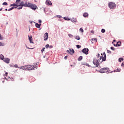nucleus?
<instances>
[{"label":"nucleus","mask_w":124,"mask_h":124,"mask_svg":"<svg viewBox=\"0 0 124 124\" xmlns=\"http://www.w3.org/2000/svg\"><path fill=\"white\" fill-rule=\"evenodd\" d=\"M77 48H78V49H79V48H81V46L80 45H77Z\"/></svg>","instance_id":"31"},{"label":"nucleus","mask_w":124,"mask_h":124,"mask_svg":"<svg viewBox=\"0 0 124 124\" xmlns=\"http://www.w3.org/2000/svg\"><path fill=\"white\" fill-rule=\"evenodd\" d=\"M29 3L28 2H26L25 3H24V1H20V4L19 5V6H24L25 7H27L28 6H26V5H28V4Z\"/></svg>","instance_id":"6"},{"label":"nucleus","mask_w":124,"mask_h":124,"mask_svg":"<svg viewBox=\"0 0 124 124\" xmlns=\"http://www.w3.org/2000/svg\"><path fill=\"white\" fill-rule=\"evenodd\" d=\"M3 39V38L1 37V34H0V40H2Z\"/></svg>","instance_id":"34"},{"label":"nucleus","mask_w":124,"mask_h":124,"mask_svg":"<svg viewBox=\"0 0 124 124\" xmlns=\"http://www.w3.org/2000/svg\"><path fill=\"white\" fill-rule=\"evenodd\" d=\"M82 52H83L84 54H85V55H88L89 54L88 52H89V49L88 48H84L82 49Z\"/></svg>","instance_id":"7"},{"label":"nucleus","mask_w":124,"mask_h":124,"mask_svg":"<svg viewBox=\"0 0 124 124\" xmlns=\"http://www.w3.org/2000/svg\"><path fill=\"white\" fill-rule=\"evenodd\" d=\"M83 60V57L82 56H79V58H78V61H82Z\"/></svg>","instance_id":"23"},{"label":"nucleus","mask_w":124,"mask_h":124,"mask_svg":"<svg viewBox=\"0 0 124 124\" xmlns=\"http://www.w3.org/2000/svg\"><path fill=\"white\" fill-rule=\"evenodd\" d=\"M114 72H121V68H118L116 70H114Z\"/></svg>","instance_id":"18"},{"label":"nucleus","mask_w":124,"mask_h":124,"mask_svg":"<svg viewBox=\"0 0 124 124\" xmlns=\"http://www.w3.org/2000/svg\"><path fill=\"white\" fill-rule=\"evenodd\" d=\"M63 19H64V20H66L67 21H70V18H68L66 17H64L63 18Z\"/></svg>","instance_id":"25"},{"label":"nucleus","mask_w":124,"mask_h":124,"mask_svg":"<svg viewBox=\"0 0 124 124\" xmlns=\"http://www.w3.org/2000/svg\"><path fill=\"white\" fill-rule=\"evenodd\" d=\"M36 67H37V64H34L33 65H26V68L28 70H34L35 68H36Z\"/></svg>","instance_id":"2"},{"label":"nucleus","mask_w":124,"mask_h":124,"mask_svg":"<svg viewBox=\"0 0 124 124\" xmlns=\"http://www.w3.org/2000/svg\"><path fill=\"white\" fill-rule=\"evenodd\" d=\"M101 32H102V33H104V32H105V29H102L101 30Z\"/></svg>","instance_id":"29"},{"label":"nucleus","mask_w":124,"mask_h":124,"mask_svg":"<svg viewBox=\"0 0 124 124\" xmlns=\"http://www.w3.org/2000/svg\"><path fill=\"white\" fill-rule=\"evenodd\" d=\"M35 26L38 28L39 29L40 27L41 26V24H38V23H36L35 24Z\"/></svg>","instance_id":"16"},{"label":"nucleus","mask_w":124,"mask_h":124,"mask_svg":"<svg viewBox=\"0 0 124 124\" xmlns=\"http://www.w3.org/2000/svg\"><path fill=\"white\" fill-rule=\"evenodd\" d=\"M10 6H14V7L16 6V7H15V8L18 7V6L16 5V4H15V3L11 4L10 5Z\"/></svg>","instance_id":"19"},{"label":"nucleus","mask_w":124,"mask_h":124,"mask_svg":"<svg viewBox=\"0 0 124 124\" xmlns=\"http://www.w3.org/2000/svg\"><path fill=\"white\" fill-rule=\"evenodd\" d=\"M0 59L1 60H3L4 59V56H3V55L2 54L0 55Z\"/></svg>","instance_id":"22"},{"label":"nucleus","mask_w":124,"mask_h":124,"mask_svg":"<svg viewBox=\"0 0 124 124\" xmlns=\"http://www.w3.org/2000/svg\"><path fill=\"white\" fill-rule=\"evenodd\" d=\"M4 46L3 44L1 42H0V46Z\"/></svg>","instance_id":"37"},{"label":"nucleus","mask_w":124,"mask_h":124,"mask_svg":"<svg viewBox=\"0 0 124 124\" xmlns=\"http://www.w3.org/2000/svg\"><path fill=\"white\" fill-rule=\"evenodd\" d=\"M11 9H12V10L13 9H14V7H12V8H11Z\"/></svg>","instance_id":"48"},{"label":"nucleus","mask_w":124,"mask_h":124,"mask_svg":"<svg viewBox=\"0 0 124 124\" xmlns=\"http://www.w3.org/2000/svg\"><path fill=\"white\" fill-rule=\"evenodd\" d=\"M11 10H12V9L10 8L8 10V11H11Z\"/></svg>","instance_id":"45"},{"label":"nucleus","mask_w":124,"mask_h":124,"mask_svg":"<svg viewBox=\"0 0 124 124\" xmlns=\"http://www.w3.org/2000/svg\"><path fill=\"white\" fill-rule=\"evenodd\" d=\"M83 17H84L85 18L87 17H89V14H88V13H84L83 15Z\"/></svg>","instance_id":"15"},{"label":"nucleus","mask_w":124,"mask_h":124,"mask_svg":"<svg viewBox=\"0 0 124 124\" xmlns=\"http://www.w3.org/2000/svg\"><path fill=\"white\" fill-rule=\"evenodd\" d=\"M46 5H52V2L50 0H46Z\"/></svg>","instance_id":"11"},{"label":"nucleus","mask_w":124,"mask_h":124,"mask_svg":"<svg viewBox=\"0 0 124 124\" xmlns=\"http://www.w3.org/2000/svg\"><path fill=\"white\" fill-rule=\"evenodd\" d=\"M44 40L46 41L48 39V33L46 32L44 35Z\"/></svg>","instance_id":"8"},{"label":"nucleus","mask_w":124,"mask_h":124,"mask_svg":"<svg viewBox=\"0 0 124 124\" xmlns=\"http://www.w3.org/2000/svg\"><path fill=\"white\" fill-rule=\"evenodd\" d=\"M28 37L30 43H32L33 44L34 43L32 42V36H29Z\"/></svg>","instance_id":"10"},{"label":"nucleus","mask_w":124,"mask_h":124,"mask_svg":"<svg viewBox=\"0 0 124 124\" xmlns=\"http://www.w3.org/2000/svg\"><path fill=\"white\" fill-rule=\"evenodd\" d=\"M45 50V47H43V48L41 50L42 53H43Z\"/></svg>","instance_id":"33"},{"label":"nucleus","mask_w":124,"mask_h":124,"mask_svg":"<svg viewBox=\"0 0 124 124\" xmlns=\"http://www.w3.org/2000/svg\"><path fill=\"white\" fill-rule=\"evenodd\" d=\"M67 59V56L64 57V59L66 60Z\"/></svg>","instance_id":"44"},{"label":"nucleus","mask_w":124,"mask_h":124,"mask_svg":"<svg viewBox=\"0 0 124 124\" xmlns=\"http://www.w3.org/2000/svg\"><path fill=\"white\" fill-rule=\"evenodd\" d=\"M69 51L70 55H73L74 54V50L73 49L70 48Z\"/></svg>","instance_id":"14"},{"label":"nucleus","mask_w":124,"mask_h":124,"mask_svg":"<svg viewBox=\"0 0 124 124\" xmlns=\"http://www.w3.org/2000/svg\"><path fill=\"white\" fill-rule=\"evenodd\" d=\"M38 22H39V23H42V21H41V20H40V19L38 20Z\"/></svg>","instance_id":"41"},{"label":"nucleus","mask_w":124,"mask_h":124,"mask_svg":"<svg viewBox=\"0 0 124 124\" xmlns=\"http://www.w3.org/2000/svg\"><path fill=\"white\" fill-rule=\"evenodd\" d=\"M7 2H4L2 3V5H7Z\"/></svg>","instance_id":"28"},{"label":"nucleus","mask_w":124,"mask_h":124,"mask_svg":"<svg viewBox=\"0 0 124 124\" xmlns=\"http://www.w3.org/2000/svg\"><path fill=\"white\" fill-rule=\"evenodd\" d=\"M20 2H21V0H16V3L17 6H20Z\"/></svg>","instance_id":"13"},{"label":"nucleus","mask_w":124,"mask_h":124,"mask_svg":"<svg viewBox=\"0 0 124 124\" xmlns=\"http://www.w3.org/2000/svg\"><path fill=\"white\" fill-rule=\"evenodd\" d=\"M121 44H122V43L121 42H118L117 43L116 45L114 44L113 45H114V46H116V47H117V46L119 47V46H121Z\"/></svg>","instance_id":"12"},{"label":"nucleus","mask_w":124,"mask_h":124,"mask_svg":"<svg viewBox=\"0 0 124 124\" xmlns=\"http://www.w3.org/2000/svg\"><path fill=\"white\" fill-rule=\"evenodd\" d=\"M3 61L5 62H6L7 63H9V62L10 61V60L8 58H4V60H3Z\"/></svg>","instance_id":"9"},{"label":"nucleus","mask_w":124,"mask_h":124,"mask_svg":"<svg viewBox=\"0 0 124 124\" xmlns=\"http://www.w3.org/2000/svg\"><path fill=\"white\" fill-rule=\"evenodd\" d=\"M26 6H27V7H30L33 10H35L36 8H37V6H36V5L30 3V2H28V4Z\"/></svg>","instance_id":"3"},{"label":"nucleus","mask_w":124,"mask_h":124,"mask_svg":"<svg viewBox=\"0 0 124 124\" xmlns=\"http://www.w3.org/2000/svg\"><path fill=\"white\" fill-rule=\"evenodd\" d=\"M79 31H81V32H84V30L83 29V28H81L80 29H79Z\"/></svg>","instance_id":"27"},{"label":"nucleus","mask_w":124,"mask_h":124,"mask_svg":"<svg viewBox=\"0 0 124 124\" xmlns=\"http://www.w3.org/2000/svg\"><path fill=\"white\" fill-rule=\"evenodd\" d=\"M70 66H73V65H70Z\"/></svg>","instance_id":"52"},{"label":"nucleus","mask_w":124,"mask_h":124,"mask_svg":"<svg viewBox=\"0 0 124 124\" xmlns=\"http://www.w3.org/2000/svg\"><path fill=\"white\" fill-rule=\"evenodd\" d=\"M28 48V49H30V48H29V47H27Z\"/></svg>","instance_id":"53"},{"label":"nucleus","mask_w":124,"mask_h":124,"mask_svg":"<svg viewBox=\"0 0 124 124\" xmlns=\"http://www.w3.org/2000/svg\"><path fill=\"white\" fill-rule=\"evenodd\" d=\"M8 78H10V77H8Z\"/></svg>","instance_id":"51"},{"label":"nucleus","mask_w":124,"mask_h":124,"mask_svg":"<svg viewBox=\"0 0 124 124\" xmlns=\"http://www.w3.org/2000/svg\"><path fill=\"white\" fill-rule=\"evenodd\" d=\"M5 74H6V76H7V74H8V73L6 72V73H5Z\"/></svg>","instance_id":"47"},{"label":"nucleus","mask_w":124,"mask_h":124,"mask_svg":"<svg viewBox=\"0 0 124 124\" xmlns=\"http://www.w3.org/2000/svg\"><path fill=\"white\" fill-rule=\"evenodd\" d=\"M113 41H115V40H113Z\"/></svg>","instance_id":"54"},{"label":"nucleus","mask_w":124,"mask_h":124,"mask_svg":"<svg viewBox=\"0 0 124 124\" xmlns=\"http://www.w3.org/2000/svg\"><path fill=\"white\" fill-rule=\"evenodd\" d=\"M110 49L111 50H113V51H115V48H114L113 47H111Z\"/></svg>","instance_id":"35"},{"label":"nucleus","mask_w":124,"mask_h":124,"mask_svg":"<svg viewBox=\"0 0 124 124\" xmlns=\"http://www.w3.org/2000/svg\"><path fill=\"white\" fill-rule=\"evenodd\" d=\"M107 53H108V54H111V51L110 50H107Z\"/></svg>","instance_id":"38"},{"label":"nucleus","mask_w":124,"mask_h":124,"mask_svg":"<svg viewBox=\"0 0 124 124\" xmlns=\"http://www.w3.org/2000/svg\"><path fill=\"white\" fill-rule=\"evenodd\" d=\"M49 47H50V46L49 45L47 44L46 45V48H49Z\"/></svg>","instance_id":"32"},{"label":"nucleus","mask_w":124,"mask_h":124,"mask_svg":"<svg viewBox=\"0 0 124 124\" xmlns=\"http://www.w3.org/2000/svg\"><path fill=\"white\" fill-rule=\"evenodd\" d=\"M68 36L69 37H73V35L71 34H68Z\"/></svg>","instance_id":"30"},{"label":"nucleus","mask_w":124,"mask_h":124,"mask_svg":"<svg viewBox=\"0 0 124 124\" xmlns=\"http://www.w3.org/2000/svg\"><path fill=\"white\" fill-rule=\"evenodd\" d=\"M121 66H123V67H124V62H123L122 63Z\"/></svg>","instance_id":"39"},{"label":"nucleus","mask_w":124,"mask_h":124,"mask_svg":"<svg viewBox=\"0 0 124 124\" xmlns=\"http://www.w3.org/2000/svg\"><path fill=\"white\" fill-rule=\"evenodd\" d=\"M122 61H124V58H120L119 59V62H122Z\"/></svg>","instance_id":"24"},{"label":"nucleus","mask_w":124,"mask_h":124,"mask_svg":"<svg viewBox=\"0 0 124 124\" xmlns=\"http://www.w3.org/2000/svg\"><path fill=\"white\" fill-rule=\"evenodd\" d=\"M19 6V7L17 8V9L18 10L22 9V8H23L22 6Z\"/></svg>","instance_id":"26"},{"label":"nucleus","mask_w":124,"mask_h":124,"mask_svg":"<svg viewBox=\"0 0 124 124\" xmlns=\"http://www.w3.org/2000/svg\"><path fill=\"white\" fill-rule=\"evenodd\" d=\"M116 6H117V5L114 2H110L108 3V7L110 9H114Z\"/></svg>","instance_id":"4"},{"label":"nucleus","mask_w":124,"mask_h":124,"mask_svg":"<svg viewBox=\"0 0 124 124\" xmlns=\"http://www.w3.org/2000/svg\"><path fill=\"white\" fill-rule=\"evenodd\" d=\"M75 39H77V40H80L81 39V38L79 36H76L75 37Z\"/></svg>","instance_id":"21"},{"label":"nucleus","mask_w":124,"mask_h":124,"mask_svg":"<svg viewBox=\"0 0 124 124\" xmlns=\"http://www.w3.org/2000/svg\"><path fill=\"white\" fill-rule=\"evenodd\" d=\"M66 52L68 53V54H70V51H69V50H67Z\"/></svg>","instance_id":"43"},{"label":"nucleus","mask_w":124,"mask_h":124,"mask_svg":"<svg viewBox=\"0 0 124 124\" xmlns=\"http://www.w3.org/2000/svg\"><path fill=\"white\" fill-rule=\"evenodd\" d=\"M109 71V68H102L99 70L100 73H107Z\"/></svg>","instance_id":"5"},{"label":"nucleus","mask_w":124,"mask_h":124,"mask_svg":"<svg viewBox=\"0 0 124 124\" xmlns=\"http://www.w3.org/2000/svg\"><path fill=\"white\" fill-rule=\"evenodd\" d=\"M57 17L58 18H62V16H57Z\"/></svg>","instance_id":"42"},{"label":"nucleus","mask_w":124,"mask_h":124,"mask_svg":"<svg viewBox=\"0 0 124 124\" xmlns=\"http://www.w3.org/2000/svg\"><path fill=\"white\" fill-rule=\"evenodd\" d=\"M1 10H2V8H1V9H0V11H1Z\"/></svg>","instance_id":"49"},{"label":"nucleus","mask_w":124,"mask_h":124,"mask_svg":"<svg viewBox=\"0 0 124 124\" xmlns=\"http://www.w3.org/2000/svg\"><path fill=\"white\" fill-rule=\"evenodd\" d=\"M105 61H106V54L105 53H104L103 54H101L99 59H94L93 60V63L94 65H95V67H97L102 62H105Z\"/></svg>","instance_id":"1"},{"label":"nucleus","mask_w":124,"mask_h":124,"mask_svg":"<svg viewBox=\"0 0 124 124\" xmlns=\"http://www.w3.org/2000/svg\"><path fill=\"white\" fill-rule=\"evenodd\" d=\"M49 48H53V46H50Z\"/></svg>","instance_id":"46"},{"label":"nucleus","mask_w":124,"mask_h":124,"mask_svg":"<svg viewBox=\"0 0 124 124\" xmlns=\"http://www.w3.org/2000/svg\"><path fill=\"white\" fill-rule=\"evenodd\" d=\"M5 11H7V9H5Z\"/></svg>","instance_id":"50"},{"label":"nucleus","mask_w":124,"mask_h":124,"mask_svg":"<svg viewBox=\"0 0 124 124\" xmlns=\"http://www.w3.org/2000/svg\"><path fill=\"white\" fill-rule=\"evenodd\" d=\"M100 56V54H99V53H98V54L97 55V57L98 58H99Z\"/></svg>","instance_id":"40"},{"label":"nucleus","mask_w":124,"mask_h":124,"mask_svg":"<svg viewBox=\"0 0 124 124\" xmlns=\"http://www.w3.org/2000/svg\"><path fill=\"white\" fill-rule=\"evenodd\" d=\"M20 69H23V70H26V69H27V65L26 66H22L20 67Z\"/></svg>","instance_id":"17"},{"label":"nucleus","mask_w":124,"mask_h":124,"mask_svg":"<svg viewBox=\"0 0 124 124\" xmlns=\"http://www.w3.org/2000/svg\"><path fill=\"white\" fill-rule=\"evenodd\" d=\"M14 67H16V68H17L18 65L17 64H15Z\"/></svg>","instance_id":"36"},{"label":"nucleus","mask_w":124,"mask_h":124,"mask_svg":"<svg viewBox=\"0 0 124 124\" xmlns=\"http://www.w3.org/2000/svg\"><path fill=\"white\" fill-rule=\"evenodd\" d=\"M71 22H72L73 23H75L76 22V19L73 18L71 19Z\"/></svg>","instance_id":"20"}]
</instances>
